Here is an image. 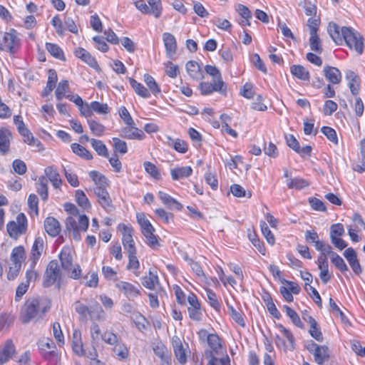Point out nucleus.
Returning a JSON list of instances; mask_svg holds the SVG:
<instances>
[{"label": "nucleus", "mask_w": 365, "mask_h": 365, "mask_svg": "<svg viewBox=\"0 0 365 365\" xmlns=\"http://www.w3.org/2000/svg\"><path fill=\"white\" fill-rule=\"evenodd\" d=\"M327 31L332 40L338 45H341L344 41L351 48L354 49L359 54H361L364 50L363 38L360 34L350 27H340L334 22H330Z\"/></svg>", "instance_id": "f257e3e1"}, {"label": "nucleus", "mask_w": 365, "mask_h": 365, "mask_svg": "<svg viewBox=\"0 0 365 365\" xmlns=\"http://www.w3.org/2000/svg\"><path fill=\"white\" fill-rule=\"evenodd\" d=\"M50 306L38 298H29L23 305L20 312V319L23 324L32 320L38 321L49 309Z\"/></svg>", "instance_id": "f03ea898"}, {"label": "nucleus", "mask_w": 365, "mask_h": 365, "mask_svg": "<svg viewBox=\"0 0 365 365\" xmlns=\"http://www.w3.org/2000/svg\"><path fill=\"white\" fill-rule=\"evenodd\" d=\"M89 220L86 215H79L78 221L73 217H68L66 220V230L72 232L73 238L76 241L81 239V232H86L88 230Z\"/></svg>", "instance_id": "7ed1b4c3"}, {"label": "nucleus", "mask_w": 365, "mask_h": 365, "mask_svg": "<svg viewBox=\"0 0 365 365\" xmlns=\"http://www.w3.org/2000/svg\"><path fill=\"white\" fill-rule=\"evenodd\" d=\"M89 220L86 215H79L78 221L73 217H68L66 220V230L72 232L73 238L76 241L81 239V232H86L88 230Z\"/></svg>", "instance_id": "20e7f679"}, {"label": "nucleus", "mask_w": 365, "mask_h": 365, "mask_svg": "<svg viewBox=\"0 0 365 365\" xmlns=\"http://www.w3.org/2000/svg\"><path fill=\"white\" fill-rule=\"evenodd\" d=\"M16 220V222L11 221L7 225L9 236L15 239L24 234L27 229V219L24 213H19Z\"/></svg>", "instance_id": "39448f33"}, {"label": "nucleus", "mask_w": 365, "mask_h": 365, "mask_svg": "<svg viewBox=\"0 0 365 365\" xmlns=\"http://www.w3.org/2000/svg\"><path fill=\"white\" fill-rule=\"evenodd\" d=\"M38 348L41 356L48 361H57L58 360V353L55 343L51 339L41 340L38 342Z\"/></svg>", "instance_id": "423d86ee"}, {"label": "nucleus", "mask_w": 365, "mask_h": 365, "mask_svg": "<svg viewBox=\"0 0 365 365\" xmlns=\"http://www.w3.org/2000/svg\"><path fill=\"white\" fill-rule=\"evenodd\" d=\"M61 278V270L56 260L51 261L46 269L43 285L44 287H48L53 285L58 279Z\"/></svg>", "instance_id": "0eeeda50"}, {"label": "nucleus", "mask_w": 365, "mask_h": 365, "mask_svg": "<svg viewBox=\"0 0 365 365\" xmlns=\"http://www.w3.org/2000/svg\"><path fill=\"white\" fill-rule=\"evenodd\" d=\"M202 95H209L214 91L225 93L227 86L222 79L213 78L212 83L202 82L199 85Z\"/></svg>", "instance_id": "6e6552de"}, {"label": "nucleus", "mask_w": 365, "mask_h": 365, "mask_svg": "<svg viewBox=\"0 0 365 365\" xmlns=\"http://www.w3.org/2000/svg\"><path fill=\"white\" fill-rule=\"evenodd\" d=\"M94 193L97 197L98 203L107 212H111L115 210V206L106 189L96 187L94 188Z\"/></svg>", "instance_id": "1a4fd4ad"}, {"label": "nucleus", "mask_w": 365, "mask_h": 365, "mask_svg": "<svg viewBox=\"0 0 365 365\" xmlns=\"http://www.w3.org/2000/svg\"><path fill=\"white\" fill-rule=\"evenodd\" d=\"M118 228L123 234L122 241L125 250H126L127 252L136 251L135 242L133 239V229L132 227L125 225L124 224H120L118 225Z\"/></svg>", "instance_id": "9d476101"}, {"label": "nucleus", "mask_w": 365, "mask_h": 365, "mask_svg": "<svg viewBox=\"0 0 365 365\" xmlns=\"http://www.w3.org/2000/svg\"><path fill=\"white\" fill-rule=\"evenodd\" d=\"M115 287L130 300H134L141 294L142 289L140 285L136 287L131 283L120 281L116 283Z\"/></svg>", "instance_id": "9b49d317"}, {"label": "nucleus", "mask_w": 365, "mask_h": 365, "mask_svg": "<svg viewBox=\"0 0 365 365\" xmlns=\"http://www.w3.org/2000/svg\"><path fill=\"white\" fill-rule=\"evenodd\" d=\"M3 41L5 48L10 53H14L20 47V39L16 31L13 29L9 32L4 33Z\"/></svg>", "instance_id": "f8f14e48"}, {"label": "nucleus", "mask_w": 365, "mask_h": 365, "mask_svg": "<svg viewBox=\"0 0 365 365\" xmlns=\"http://www.w3.org/2000/svg\"><path fill=\"white\" fill-rule=\"evenodd\" d=\"M172 344L176 359L180 364H184L187 361V354L180 339L178 336H173Z\"/></svg>", "instance_id": "ddd939ff"}, {"label": "nucleus", "mask_w": 365, "mask_h": 365, "mask_svg": "<svg viewBox=\"0 0 365 365\" xmlns=\"http://www.w3.org/2000/svg\"><path fill=\"white\" fill-rule=\"evenodd\" d=\"M344 257L347 259L350 267L356 274H359L362 272V268L357 259L355 250L351 248H347L344 252Z\"/></svg>", "instance_id": "4468645a"}, {"label": "nucleus", "mask_w": 365, "mask_h": 365, "mask_svg": "<svg viewBox=\"0 0 365 365\" xmlns=\"http://www.w3.org/2000/svg\"><path fill=\"white\" fill-rule=\"evenodd\" d=\"M43 250V240L41 237H38L35 239L34 243L31 248V267L34 268L38 259L40 258L41 253Z\"/></svg>", "instance_id": "2eb2a0df"}, {"label": "nucleus", "mask_w": 365, "mask_h": 365, "mask_svg": "<svg viewBox=\"0 0 365 365\" xmlns=\"http://www.w3.org/2000/svg\"><path fill=\"white\" fill-rule=\"evenodd\" d=\"M120 135L122 138H127V139H138V140H142L145 137L144 133L135 128L134 125H128L125 128H123L120 130Z\"/></svg>", "instance_id": "dca6fc26"}, {"label": "nucleus", "mask_w": 365, "mask_h": 365, "mask_svg": "<svg viewBox=\"0 0 365 365\" xmlns=\"http://www.w3.org/2000/svg\"><path fill=\"white\" fill-rule=\"evenodd\" d=\"M16 352L15 346L11 340H7L3 347L0 349V365L11 359Z\"/></svg>", "instance_id": "f3484780"}, {"label": "nucleus", "mask_w": 365, "mask_h": 365, "mask_svg": "<svg viewBox=\"0 0 365 365\" xmlns=\"http://www.w3.org/2000/svg\"><path fill=\"white\" fill-rule=\"evenodd\" d=\"M314 361L319 365H322L330 359L329 349L326 345H319L314 351Z\"/></svg>", "instance_id": "a211bd4d"}, {"label": "nucleus", "mask_w": 365, "mask_h": 365, "mask_svg": "<svg viewBox=\"0 0 365 365\" xmlns=\"http://www.w3.org/2000/svg\"><path fill=\"white\" fill-rule=\"evenodd\" d=\"M346 78L349 81V88L354 96H357L360 90V78L352 71H346Z\"/></svg>", "instance_id": "6ab92c4d"}, {"label": "nucleus", "mask_w": 365, "mask_h": 365, "mask_svg": "<svg viewBox=\"0 0 365 365\" xmlns=\"http://www.w3.org/2000/svg\"><path fill=\"white\" fill-rule=\"evenodd\" d=\"M166 53L169 58H172L176 53L177 43L175 38L173 35L169 33H164L163 35Z\"/></svg>", "instance_id": "aec40b11"}, {"label": "nucleus", "mask_w": 365, "mask_h": 365, "mask_svg": "<svg viewBox=\"0 0 365 365\" xmlns=\"http://www.w3.org/2000/svg\"><path fill=\"white\" fill-rule=\"evenodd\" d=\"M325 78L332 84H338L341 82V74L340 71L333 66H326L324 68Z\"/></svg>", "instance_id": "412c9836"}, {"label": "nucleus", "mask_w": 365, "mask_h": 365, "mask_svg": "<svg viewBox=\"0 0 365 365\" xmlns=\"http://www.w3.org/2000/svg\"><path fill=\"white\" fill-rule=\"evenodd\" d=\"M44 228L46 232L52 237L57 236L61 232L59 222L53 217L46 218L44 221Z\"/></svg>", "instance_id": "4be33fe9"}, {"label": "nucleus", "mask_w": 365, "mask_h": 365, "mask_svg": "<svg viewBox=\"0 0 365 365\" xmlns=\"http://www.w3.org/2000/svg\"><path fill=\"white\" fill-rule=\"evenodd\" d=\"M158 197L162 201V202L166 205L170 209H175L177 210H180L182 208V205L178 202L176 200L173 198L170 195L168 194L159 191L158 192Z\"/></svg>", "instance_id": "5701e85b"}, {"label": "nucleus", "mask_w": 365, "mask_h": 365, "mask_svg": "<svg viewBox=\"0 0 365 365\" xmlns=\"http://www.w3.org/2000/svg\"><path fill=\"white\" fill-rule=\"evenodd\" d=\"M186 70L189 76L195 80L202 79L204 75L198 63L195 61H189L186 63Z\"/></svg>", "instance_id": "b1692460"}, {"label": "nucleus", "mask_w": 365, "mask_h": 365, "mask_svg": "<svg viewBox=\"0 0 365 365\" xmlns=\"http://www.w3.org/2000/svg\"><path fill=\"white\" fill-rule=\"evenodd\" d=\"M136 218L143 235H151L152 232H155V228L143 213H137Z\"/></svg>", "instance_id": "393cba45"}, {"label": "nucleus", "mask_w": 365, "mask_h": 365, "mask_svg": "<svg viewBox=\"0 0 365 365\" xmlns=\"http://www.w3.org/2000/svg\"><path fill=\"white\" fill-rule=\"evenodd\" d=\"M44 173L55 188L60 187L62 181L60 178L59 173L53 166L46 167L44 170Z\"/></svg>", "instance_id": "a878e982"}, {"label": "nucleus", "mask_w": 365, "mask_h": 365, "mask_svg": "<svg viewBox=\"0 0 365 365\" xmlns=\"http://www.w3.org/2000/svg\"><path fill=\"white\" fill-rule=\"evenodd\" d=\"M72 348L73 351L78 355L84 354L83 343L81 341V333L79 330H74L72 336Z\"/></svg>", "instance_id": "bb28decb"}, {"label": "nucleus", "mask_w": 365, "mask_h": 365, "mask_svg": "<svg viewBox=\"0 0 365 365\" xmlns=\"http://www.w3.org/2000/svg\"><path fill=\"white\" fill-rule=\"evenodd\" d=\"M192 173V169L190 166L173 168L170 170L173 180H178L184 178L189 177Z\"/></svg>", "instance_id": "cd10ccee"}, {"label": "nucleus", "mask_w": 365, "mask_h": 365, "mask_svg": "<svg viewBox=\"0 0 365 365\" xmlns=\"http://www.w3.org/2000/svg\"><path fill=\"white\" fill-rule=\"evenodd\" d=\"M11 132L7 129H0V151L6 153L9 149Z\"/></svg>", "instance_id": "c85d7f7f"}, {"label": "nucleus", "mask_w": 365, "mask_h": 365, "mask_svg": "<svg viewBox=\"0 0 365 365\" xmlns=\"http://www.w3.org/2000/svg\"><path fill=\"white\" fill-rule=\"evenodd\" d=\"M59 258L62 267L66 270H71L73 267V259L70 254L68 248H63L60 255Z\"/></svg>", "instance_id": "c756f323"}, {"label": "nucleus", "mask_w": 365, "mask_h": 365, "mask_svg": "<svg viewBox=\"0 0 365 365\" xmlns=\"http://www.w3.org/2000/svg\"><path fill=\"white\" fill-rule=\"evenodd\" d=\"M89 176L95 182L96 187H101L103 189H106V187L108 186V179L98 171H91L89 173Z\"/></svg>", "instance_id": "7c9ffc66"}, {"label": "nucleus", "mask_w": 365, "mask_h": 365, "mask_svg": "<svg viewBox=\"0 0 365 365\" xmlns=\"http://www.w3.org/2000/svg\"><path fill=\"white\" fill-rule=\"evenodd\" d=\"M290 71L293 76L303 81L309 79V73L306 68L301 65H293L290 68Z\"/></svg>", "instance_id": "2f4dec72"}, {"label": "nucleus", "mask_w": 365, "mask_h": 365, "mask_svg": "<svg viewBox=\"0 0 365 365\" xmlns=\"http://www.w3.org/2000/svg\"><path fill=\"white\" fill-rule=\"evenodd\" d=\"M129 82L135 92L140 96L148 98L150 96L148 90L141 83L137 82L135 79L130 78Z\"/></svg>", "instance_id": "473e14b6"}, {"label": "nucleus", "mask_w": 365, "mask_h": 365, "mask_svg": "<svg viewBox=\"0 0 365 365\" xmlns=\"http://www.w3.org/2000/svg\"><path fill=\"white\" fill-rule=\"evenodd\" d=\"M207 344L210 347L212 355L217 354L219 353V350L222 348V345L220 343V339L218 335L215 334H211L209 336H207Z\"/></svg>", "instance_id": "72a5a7b5"}, {"label": "nucleus", "mask_w": 365, "mask_h": 365, "mask_svg": "<svg viewBox=\"0 0 365 365\" xmlns=\"http://www.w3.org/2000/svg\"><path fill=\"white\" fill-rule=\"evenodd\" d=\"M26 257L25 250L23 246H18L12 250L11 259L12 263H19L21 265Z\"/></svg>", "instance_id": "f704fd0d"}, {"label": "nucleus", "mask_w": 365, "mask_h": 365, "mask_svg": "<svg viewBox=\"0 0 365 365\" xmlns=\"http://www.w3.org/2000/svg\"><path fill=\"white\" fill-rule=\"evenodd\" d=\"M75 311L82 317L86 318L88 315H90L91 318H94L93 315V312L86 306L82 304L80 301H77L73 304Z\"/></svg>", "instance_id": "c9c22d12"}, {"label": "nucleus", "mask_w": 365, "mask_h": 365, "mask_svg": "<svg viewBox=\"0 0 365 365\" xmlns=\"http://www.w3.org/2000/svg\"><path fill=\"white\" fill-rule=\"evenodd\" d=\"M143 77L145 84L153 95L157 96L158 94L160 93V88L153 77L148 73L145 74Z\"/></svg>", "instance_id": "e433bc0d"}, {"label": "nucleus", "mask_w": 365, "mask_h": 365, "mask_svg": "<svg viewBox=\"0 0 365 365\" xmlns=\"http://www.w3.org/2000/svg\"><path fill=\"white\" fill-rule=\"evenodd\" d=\"M141 282L145 287L149 289H153L155 284L158 283V277L151 270H150L149 276L143 277Z\"/></svg>", "instance_id": "4c0bfd02"}, {"label": "nucleus", "mask_w": 365, "mask_h": 365, "mask_svg": "<svg viewBox=\"0 0 365 365\" xmlns=\"http://www.w3.org/2000/svg\"><path fill=\"white\" fill-rule=\"evenodd\" d=\"M91 143L93 149L97 152L99 155L108 158V152L106 145L99 140L92 138Z\"/></svg>", "instance_id": "58836bf2"}, {"label": "nucleus", "mask_w": 365, "mask_h": 365, "mask_svg": "<svg viewBox=\"0 0 365 365\" xmlns=\"http://www.w3.org/2000/svg\"><path fill=\"white\" fill-rule=\"evenodd\" d=\"M46 48L53 57L60 60L65 59L63 50L57 44L46 43Z\"/></svg>", "instance_id": "ea45409f"}, {"label": "nucleus", "mask_w": 365, "mask_h": 365, "mask_svg": "<svg viewBox=\"0 0 365 365\" xmlns=\"http://www.w3.org/2000/svg\"><path fill=\"white\" fill-rule=\"evenodd\" d=\"M71 149L74 153L86 160H91L93 158L92 154L83 146L78 143H73L71 145Z\"/></svg>", "instance_id": "a19ab883"}, {"label": "nucleus", "mask_w": 365, "mask_h": 365, "mask_svg": "<svg viewBox=\"0 0 365 365\" xmlns=\"http://www.w3.org/2000/svg\"><path fill=\"white\" fill-rule=\"evenodd\" d=\"M310 329L309 332L310 335L317 341L322 342L323 341V335L318 326L317 321L309 320Z\"/></svg>", "instance_id": "79ce46f5"}, {"label": "nucleus", "mask_w": 365, "mask_h": 365, "mask_svg": "<svg viewBox=\"0 0 365 365\" xmlns=\"http://www.w3.org/2000/svg\"><path fill=\"white\" fill-rule=\"evenodd\" d=\"M38 186L36 188L37 192L41 197L43 200L48 198V184L44 177H40L37 183Z\"/></svg>", "instance_id": "37998d69"}, {"label": "nucleus", "mask_w": 365, "mask_h": 365, "mask_svg": "<svg viewBox=\"0 0 365 365\" xmlns=\"http://www.w3.org/2000/svg\"><path fill=\"white\" fill-rule=\"evenodd\" d=\"M68 81L67 80L60 81L55 92L57 100L61 101L63 97H66V93L68 92Z\"/></svg>", "instance_id": "c03bdc74"}, {"label": "nucleus", "mask_w": 365, "mask_h": 365, "mask_svg": "<svg viewBox=\"0 0 365 365\" xmlns=\"http://www.w3.org/2000/svg\"><path fill=\"white\" fill-rule=\"evenodd\" d=\"M75 197L76 202L80 207H83V209H88L91 207L89 200L83 191L81 190H76Z\"/></svg>", "instance_id": "a18cd8bd"}, {"label": "nucleus", "mask_w": 365, "mask_h": 365, "mask_svg": "<svg viewBox=\"0 0 365 365\" xmlns=\"http://www.w3.org/2000/svg\"><path fill=\"white\" fill-rule=\"evenodd\" d=\"M284 309H285L287 315L290 318L292 323L299 328H303L304 325L301 322L298 314L287 305H284Z\"/></svg>", "instance_id": "49530a36"}, {"label": "nucleus", "mask_w": 365, "mask_h": 365, "mask_svg": "<svg viewBox=\"0 0 365 365\" xmlns=\"http://www.w3.org/2000/svg\"><path fill=\"white\" fill-rule=\"evenodd\" d=\"M331 261L334 264V266L340 270L341 272H344L348 271V267L346 264L344 259L337 254L333 253L331 254Z\"/></svg>", "instance_id": "de8ad7c7"}, {"label": "nucleus", "mask_w": 365, "mask_h": 365, "mask_svg": "<svg viewBox=\"0 0 365 365\" xmlns=\"http://www.w3.org/2000/svg\"><path fill=\"white\" fill-rule=\"evenodd\" d=\"M309 184L307 180H305L302 178H299L290 179L287 182V187L289 189L295 188L297 190H301L304 187L309 186Z\"/></svg>", "instance_id": "09e8293b"}, {"label": "nucleus", "mask_w": 365, "mask_h": 365, "mask_svg": "<svg viewBox=\"0 0 365 365\" xmlns=\"http://www.w3.org/2000/svg\"><path fill=\"white\" fill-rule=\"evenodd\" d=\"M88 123L92 133L96 136H101L105 130V127L94 120H88Z\"/></svg>", "instance_id": "8fccbe9b"}, {"label": "nucleus", "mask_w": 365, "mask_h": 365, "mask_svg": "<svg viewBox=\"0 0 365 365\" xmlns=\"http://www.w3.org/2000/svg\"><path fill=\"white\" fill-rule=\"evenodd\" d=\"M112 140L113 142V150L115 154L116 153L125 154L128 152L127 144L125 141L118 138H113Z\"/></svg>", "instance_id": "3c124183"}, {"label": "nucleus", "mask_w": 365, "mask_h": 365, "mask_svg": "<svg viewBox=\"0 0 365 365\" xmlns=\"http://www.w3.org/2000/svg\"><path fill=\"white\" fill-rule=\"evenodd\" d=\"M113 353L119 359H126L128 356V350L126 346L123 344H119L118 342L113 348Z\"/></svg>", "instance_id": "603ef678"}, {"label": "nucleus", "mask_w": 365, "mask_h": 365, "mask_svg": "<svg viewBox=\"0 0 365 365\" xmlns=\"http://www.w3.org/2000/svg\"><path fill=\"white\" fill-rule=\"evenodd\" d=\"M309 45L312 51L319 53L322 52L321 41L317 34L310 35Z\"/></svg>", "instance_id": "864d4df0"}, {"label": "nucleus", "mask_w": 365, "mask_h": 365, "mask_svg": "<svg viewBox=\"0 0 365 365\" xmlns=\"http://www.w3.org/2000/svg\"><path fill=\"white\" fill-rule=\"evenodd\" d=\"M228 309L232 319L240 326L244 327L245 323L241 313L235 309L231 305H228Z\"/></svg>", "instance_id": "5fc2aeb1"}, {"label": "nucleus", "mask_w": 365, "mask_h": 365, "mask_svg": "<svg viewBox=\"0 0 365 365\" xmlns=\"http://www.w3.org/2000/svg\"><path fill=\"white\" fill-rule=\"evenodd\" d=\"M93 112L95 111L99 114H107L110 112V108L106 103H101L98 101L91 103Z\"/></svg>", "instance_id": "6e6d98bb"}, {"label": "nucleus", "mask_w": 365, "mask_h": 365, "mask_svg": "<svg viewBox=\"0 0 365 365\" xmlns=\"http://www.w3.org/2000/svg\"><path fill=\"white\" fill-rule=\"evenodd\" d=\"M53 336L58 343L59 346L64 344V337L62 333L60 324L58 322H54L53 324Z\"/></svg>", "instance_id": "4d7b16f0"}, {"label": "nucleus", "mask_w": 365, "mask_h": 365, "mask_svg": "<svg viewBox=\"0 0 365 365\" xmlns=\"http://www.w3.org/2000/svg\"><path fill=\"white\" fill-rule=\"evenodd\" d=\"M19 133L23 136L24 141L28 143L30 145H36L37 147L41 145V142L34 138L32 133L27 129V133L26 132H19Z\"/></svg>", "instance_id": "13d9d810"}, {"label": "nucleus", "mask_w": 365, "mask_h": 365, "mask_svg": "<svg viewBox=\"0 0 365 365\" xmlns=\"http://www.w3.org/2000/svg\"><path fill=\"white\" fill-rule=\"evenodd\" d=\"M345 230L341 223L334 224L330 227V238L339 237L344 235Z\"/></svg>", "instance_id": "bf43d9fd"}, {"label": "nucleus", "mask_w": 365, "mask_h": 365, "mask_svg": "<svg viewBox=\"0 0 365 365\" xmlns=\"http://www.w3.org/2000/svg\"><path fill=\"white\" fill-rule=\"evenodd\" d=\"M260 226H261V230H262V234L265 237L268 243H269L270 245H274V242H275L274 235L272 233V232L269 230L267 225L266 224V222H262L260 224Z\"/></svg>", "instance_id": "052dcab7"}, {"label": "nucleus", "mask_w": 365, "mask_h": 365, "mask_svg": "<svg viewBox=\"0 0 365 365\" xmlns=\"http://www.w3.org/2000/svg\"><path fill=\"white\" fill-rule=\"evenodd\" d=\"M143 165L146 172L149 173L153 178L155 179H159L160 178V174L153 163L150 162H145Z\"/></svg>", "instance_id": "680f3d73"}, {"label": "nucleus", "mask_w": 365, "mask_h": 365, "mask_svg": "<svg viewBox=\"0 0 365 365\" xmlns=\"http://www.w3.org/2000/svg\"><path fill=\"white\" fill-rule=\"evenodd\" d=\"M321 130L330 141L334 143L335 145L338 143L336 133L333 128L328 126H324L322 128Z\"/></svg>", "instance_id": "e2e57ef3"}, {"label": "nucleus", "mask_w": 365, "mask_h": 365, "mask_svg": "<svg viewBox=\"0 0 365 365\" xmlns=\"http://www.w3.org/2000/svg\"><path fill=\"white\" fill-rule=\"evenodd\" d=\"M165 73L169 77L173 78H175L177 77V76L179 73L178 66L173 64L170 61H168L167 63H165Z\"/></svg>", "instance_id": "0e129e2a"}, {"label": "nucleus", "mask_w": 365, "mask_h": 365, "mask_svg": "<svg viewBox=\"0 0 365 365\" xmlns=\"http://www.w3.org/2000/svg\"><path fill=\"white\" fill-rule=\"evenodd\" d=\"M154 353L163 361L168 360L167 349L165 345L160 343L153 348Z\"/></svg>", "instance_id": "69168bd1"}, {"label": "nucleus", "mask_w": 365, "mask_h": 365, "mask_svg": "<svg viewBox=\"0 0 365 365\" xmlns=\"http://www.w3.org/2000/svg\"><path fill=\"white\" fill-rule=\"evenodd\" d=\"M206 292L210 306L212 307L215 309L219 310L220 304L217 300L216 294L211 289H207Z\"/></svg>", "instance_id": "338daca9"}, {"label": "nucleus", "mask_w": 365, "mask_h": 365, "mask_svg": "<svg viewBox=\"0 0 365 365\" xmlns=\"http://www.w3.org/2000/svg\"><path fill=\"white\" fill-rule=\"evenodd\" d=\"M251 61L258 70L264 73H267V68L257 53H255L252 56Z\"/></svg>", "instance_id": "774afa93"}]
</instances>
